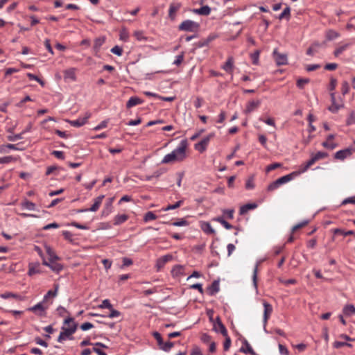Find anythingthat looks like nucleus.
I'll return each mask as SVG.
<instances>
[{
    "label": "nucleus",
    "mask_w": 355,
    "mask_h": 355,
    "mask_svg": "<svg viewBox=\"0 0 355 355\" xmlns=\"http://www.w3.org/2000/svg\"><path fill=\"white\" fill-rule=\"evenodd\" d=\"M188 142L187 140H182L171 153L166 155L162 160V164H173L175 162H181L187 157V149Z\"/></svg>",
    "instance_id": "nucleus-1"
},
{
    "label": "nucleus",
    "mask_w": 355,
    "mask_h": 355,
    "mask_svg": "<svg viewBox=\"0 0 355 355\" xmlns=\"http://www.w3.org/2000/svg\"><path fill=\"white\" fill-rule=\"evenodd\" d=\"M349 91V85L347 81L342 83L341 92L343 95L347 94Z\"/></svg>",
    "instance_id": "nucleus-55"
},
{
    "label": "nucleus",
    "mask_w": 355,
    "mask_h": 355,
    "mask_svg": "<svg viewBox=\"0 0 355 355\" xmlns=\"http://www.w3.org/2000/svg\"><path fill=\"white\" fill-rule=\"evenodd\" d=\"M254 178L253 177H250L246 181L245 188L247 189H254Z\"/></svg>",
    "instance_id": "nucleus-54"
},
{
    "label": "nucleus",
    "mask_w": 355,
    "mask_h": 355,
    "mask_svg": "<svg viewBox=\"0 0 355 355\" xmlns=\"http://www.w3.org/2000/svg\"><path fill=\"white\" fill-rule=\"evenodd\" d=\"M213 329L217 333H226V329L220 320L214 322Z\"/></svg>",
    "instance_id": "nucleus-30"
},
{
    "label": "nucleus",
    "mask_w": 355,
    "mask_h": 355,
    "mask_svg": "<svg viewBox=\"0 0 355 355\" xmlns=\"http://www.w3.org/2000/svg\"><path fill=\"white\" fill-rule=\"evenodd\" d=\"M199 28V24L192 20H185L179 25V30L183 31L196 32Z\"/></svg>",
    "instance_id": "nucleus-4"
},
{
    "label": "nucleus",
    "mask_w": 355,
    "mask_h": 355,
    "mask_svg": "<svg viewBox=\"0 0 355 355\" xmlns=\"http://www.w3.org/2000/svg\"><path fill=\"white\" fill-rule=\"evenodd\" d=\"M182 203H183L182 200H179L176 203H175L174 205H168L166 207L164 208L163 210L164 211H168V210H172V209H177V208L180 207L182 205Z\"/></svg>",
    "instance_id": "nucleus-41"
},
{
    "label": "nucleus",
    "mask_w": 355,
    "mask_h": 355,
    "mask_svg": "<svg viewBox=\"0 0 355 355\" xmlns=\"http://www.w3.org/2000/svg\"><path fill=\"white\" fill-rule=\"evenodd\" d=\"M342 107H343V104H338L336 102H333L329 107V110L333 113H336Z\"/></svg>",
    "instance_id": "nucleus-40"
},
{
    "label": "nucleus",
    "mask_w": 355,
    "mask_h": 355,
    "mask_svg": "<svg viewBox=\"0 0 355 355\" xmlns=\"http://www.w3.org/2000/svg\"><path fill=\"white\" fill-rule=\"evenodd\" d=\"M78 326V323L73 318H68L64 320L62 333H74L77 330Z\"/></svg>",
    "instance_id": "nucleus-3"
},
{
    "label": "nucleus",
    "mask_w": 355,
    "mask_h": 355,
    "mask_svg": "<svg viewBox=\"0 0 355 355\" xmlns=\"http://www.w3.org/2000/svg\"><path fill=\"white\" fill-rule=\"evenodd\" d=\"M352 153V148H345L341 150H339L336 153L335 158L340 160H343L345 158L350 156Z\"/></svg>",
    "instance_id": "nucleus-14"
},
{
    "label": "nucleus",
    "mask_w": 355,
    "mask_h": 355,
    "mask_svg": "<svg viewBox=\"0 0 355 355\" xmlns=\"http://www.w3.org/2000/svg\"><path fill=\"white\" fill-rule=\"evenodd\" d=\"M157 218V216L152 211H148L144 216V221L148 222Z\"/></svg>",
    "instance_id": "nucleus-44"
},
{
    "label": "nucleus",
    "mask_w": 355,
    "mask_h": 355,
    "mask_svg": "<svg viewBox=\"0 0 355 355\" xmlns=\"http://www.w3.org/2000/svg\"><path fill=\"white\" fill-rule=\"evenodd\" d=\"M201 228L203 230V232L207 234H215V230L212 228L211 225L207 222H204L201 225Z\"/></svg>",
    "instance_id": "nucleus-31"
},
{
    "label": "nucleus",
    "mask_w": 355,
    "mask_h": 355,
    "mask_svg": "<svg viewBox=\"0 0 355 355\" xmlns=\"http://www.w3.org/2000/svg\"><path fill=\"white\" fill-rule=\"evenodd\" d=\"M27 76L28 77V78L31 80H36L37 82H38L41 85H44V82L40 79L37 76L33 74V73H27Z\"/></svg>",
    "instance_id": "nucleus-57"
},
{
    "label": "nucleus",
    "mask_w": 355,
    "mask_h": 355,
    "mask_svg": "<svg viewBox=\"0 0 355 355\" xmlns=\"http://www.w3.org/2000/svg\"><path fill=\"white\" fill-rule=\"evenodd\" d=\"M54 291H49L47 293L44 295L43 298V301L46 302L48 301V299L50 297H54L57 295V292L59 288V285L58 284H54Z\"/></svg>",
    "instance_id": "nucleus-29"
},
{
    "label": "nucleus",
    "mask_w": 355,
    "mask_h": 355,
    "mask_svg": "<svg viewBox=\"0 0 355 355\" xmlns=\"http://www.w3.org/2000/svg\"><path fill=\"white\" fill-rule=\"evenodd\" d=\"M343 313L345 316H352L355 315V306L352 304H347L343 309Z\"/></svg>",
    "instance_id": "nucleus-21"
},
{
    "label": "nucleus",
    "mask_w": 355,
    "mask_h": 355,
    "mask_svg": "<svg viewBox=\"0 0 355 355\" xmlns=\"http://www.w3.org/2000/svg\"><path fill=\"white\" fill-rule=\"evenodd\" d=\"M261 104L260 100H256V101H251L248 102V103L246 105V108L245 110V112L246 114H249L255 110H257Z\"/></svg>",
    "instance_id": "nucleus-13"
},
{
    "label": "nucleus",
    "mask_w": 355,
    "mask_h": 355,
    "mask_svg": "<svg viewBox=\"0 0 355 355\" xmlns=\"http://www.w3.org/2000/svg\"><path fill=\"white\" fill-rule=\"evenodd\" d=\"M278 347L280 354L289 355L288 349L284 345L279 343Z\"/></svg>",
    "instance_id": "nucleus-53"
},
{
    "label": "nucleus",
    "mask_w": 355,
    "mask_h": 355,
    "mask_svg": "<svg viewBox=\"0 0 355 355\" xmlns=\"http://www.w3.org/2000/svg\"><path fill=\"white\" fill-rule=\"evenodd\" d=\"M99 308L111 309L112 308V305L110 302L109 300H104L102 302V304L99 305Z\"/></svg>",
    "instance_id": "nucleus-56"
},
{
    "label": "nucleus",
    "mask_w": 355,
    "mask_h": 355,
    "mask_svg": "<svg viewBox=\"0 0 355 355\" xmlns=\"http://www.w3.org/2000/svg\"><path fill=\"white\" fill-rule=\"evenodd\" d=\"M325 36L327 40L331 41L340 37V33L337 31L329 29L326 31Z\"/></svg>",
    "instance_id": "nucleus-27"
},
{
    "label": "nucleus",
    "mask_w": 355,
    "mask_h": 355,
    "mask_svg": "<svg viewBox=\"0 0 355 355\" xmlns=\"http://www.w3.org/2000/svg\"><path fill=\"white\" fill-rule=\"evenodd\" d=\"M243 345L241 347L240 351L243 353H249L251 354H254V352L250 345L248 343L246 339H243Z\"/></svg>",
    "instance_id": "nucleus-24"
},
{
    "label": "nucleus",
    "mask_w": 355,
    "mask_h": 355,
    "mask_svg": "<svg viewBox=\"0 0 355 355\" xmlns=\"http://www.w3.org/2000/svg\"><path fill=\"white\" fill-rule=\"evenodd\" d=\"M40 272L39 263H30L28 266V275L32 276Z\"/></svg>",
    "instance_id": "nucleus-26"
},
{
    "label": "nucleus",
    "mask_w": 355,
    "mask_h": 355,
    "mask_svg": "<svg viewBox=\"0 0 355 355\" xmlns=\"http://www.w3.org/2000/svg\"><path fill=\"white\" fill-rule=\"evenodd\" d=\"M128 216L126 214H118L114 216L113 220V224L114 225H119L125 223L128 219Z\"/></svg>",
    "instance_id": "nucleus-18"
},
{
    "label": "nucleus",
    "mask_w": 355,
    "mask_h": 355,
    "mask_svg": "<svg viewBox=\"0 0 355 355\" xmlns=\"http://www.w3.org/2000/svg\"><path fill=\"white\" fill-rule=\"evenodd\" d=\"M76 68H69L64 71V79L65 80L75 81L76 80Z\"/></svg>",
    "instance_id": "nucleus-11"
},
{
    "label": "nucleus",
    "mask_w": 355,
    "mask_h": 355,
    "mask_svg": "<svg viewBox=\"0 0 355 355\" xmlns=\"http://www.w3.org/2000/svg\"><path fill=\"white\" fill-rule=\"evenodd\" d=\"M21 206L23 209H26L28 210H35L36 205L35 203L28 200H24L23 202H21Z\"/></svg>",
    "instance_id": "nucleus-32"
},
{
    "label": "nucleus",
    "mask_w": 355,
    "mask_h": 355,
    "mask_svg": "<svg viewBox=\"0 0 355 355\" xmlns=\"http://www.w3.org/2000/svg\"><path fill=\"white\" fill-rule=\"evenodd\" d=\"M226 336L225 340L223 343V349L225 351L229 350L230 346H231V339L230 337L227 336V334H224Z\"/></svg>",
    "instance_id": "nucleus-58"
},
{
    "label": "nucleus",
    "mask_w": 355,
    "mask_h": 355,
    "mask_svg": "<svg viewBox=\"0 0 355 355\" xmlns=\"http://www.w3.org/2000/svg\"><path fill=\"white\" fill-rule=\"evenodd\" d=\"M153 336L160 349L164 352H169L173 347L174 343L169 340L164 342L162 338V334H153Z\"/></svg>",
    "instance_id": "nucleus-5"
},
{
    "label": "nucleus",
    "mask_w": 355,
    "mask_h": 355,
    "mask_svg": "<svg viewBox=\"0 0 355 355\" xmlns=\"http://www.w3.org/2000/svg\"><path fill=\"white\" fill-rule=\"evenodd\" d=\"M134 36L138 41L146 40V37L144 35V32L142 31H136L134 33Z\"/></svg>",
    "instance_id": "nucleus-46"
},
{
    "label": "nucleus",
    "mask_w": 355,
    "mask_h": 355,
    "mask_svg": "<svg viewBox=\"0 0 355 355\" xmlns=\"http://www.w3.org/2000/svg\"><path fill=\"white\" fill-rule=\"evenodd\" d=\"M259 263H257L253 270L252 282L253 285L256 290H257V273H258Z\"/></svg>",
    "instance_id": "nucleus-37"
},
{
    "label": "nucleus",
    "mask_w": 355,
    "mask_h": 355,
    "mask_svg": "<svg viewBox=\"0 0 355 355\" xmlns=\"http://www.w3.org/2000/svg\"><path fill=\"white\" fill-rule=\"evenodd\" d=\"M90 114H88L87 116L84 118H79L76 120L69 121V123L73 127H80L83 125H85L87 123V119L89 118Z\"/></svg>",
    "instance_id": "nucleus-17"
},
{
    "label": "nucleus",
    "mask_w": 355,
    "mask_h": 355,
    "mask_svg": "<svg viewBox=\"0 0 355 355\" xmlns=\"http://www.w3.org/2000/svg\"><path fill=\"white\" fill-rule=\"evenodd\" d=\"M143 103V100L141 98L137 97V96H132L130 98L128 101L126 103V107L128 108L136 106L137 105H140Z\"/></svg>",
    "instance_id": "nucleus-19"
},
{
    "label": "nucleus",
    "mask_w": 355,
    "mask_h": 355,
    "mask_svg": "<svg viewBox=\"0 0 355 355\" xmlns=\"http://www.w3.org/2000/svg\"><path fill=\"white\" fill-rule=\"evenodd\" d=\"M72 339H73L72 334H59V336L58 338V341L59 343H63L65 340H72Z\"/></svg>",
    "instance_id": "nucleus-43"
},
{
    "label": "nucleus",
    "mask_w": 355,
    "mask_h": 355,
    "mask_svg": "<svg viewBox=\"0 0 355 355\" xmlns=\"http://www.w3.org/2000/svg\"><path fill=\"white\" fill-rule=\"evenodd\" d=\"M214 136V134H209V135L203 138L200 142L195 144V149L200 153L204 152L206 150L211 139Z\"/></svg>",
    "instance_id": "nucleus-7"
},
{
    "label": "nucleus",
    "mask_w": 355,
    "mask_h": 355,
    "mask_svg": "<svg viewBox=\"0 0 355 355\" xmlns=\"http://www.w3.org/2000/svg\"><path fill=\"white\" fill-rule=\"evenodd\" d=\"M172 259V256L170 255V254H167V255H165V256H163L159 260H158V264H165L166 263H167L168 261H170L171 259Z\"/></svg>",
    "instance_id": "nucleus-52"
},
{
    "label": "nucleus",
    "mask_w": 355,
    "mask_h": 355,
    "mask_svg": "<svg viewBox=\"0 0 355 355\" xmlns=\"http://www.w3.org/2000/svg\"><path fill=\"white\" fill-rule=\"evenodd\" d=\"M100 346V347H105V346L100 343H96L94 344V347H93V351L94 352H96V354H98V355H107V354L105 352H104L103 350H101L100 348H98V347Z\"/></svg>",
    "instance_id": "nucleus-38"
},
{
    "label": "nucleus",
    "mask_w": 355,
    "mask_h": 355,
    "mask_svg": "<svg viewBox=\"0 0 355 355\" xmlns=\"http://www.w3.org/2000/svg\"><path fill=\"white\" fill-rule=\"evenodd\" d=\"M291 18V8L289 6H287L284 8L283 12L279 15L278 19L279 20H282L284 19L286 20H289Z\"/></svg>",
    "instance_id": "nucleus-33"
},
{
    "label": "nucleus",
    "mask_w": 355,
    "mask_h": 355,
    "mask_svg": "<svg viewBox=\"0 0 355 355\" xmlns=\"http://www.w3.org/2000/svg\"><path fill=\"white\" fill-rule=\"evenodd\" d=\"M263 305L264 308L263 320L264 321H267L272 313V306L266 301L263 302Z\"/></svg>",
    "instance_id": "nucleus-15"
},
{
    "label": "nucleus",
    "mask_w": 355,
    "mask_h": 355,
    "mask_svg": "<svg viewBox=\"0 0 355 355\" xmlns=\"http://www.w3.org/2000/svg\"><path fill=\"white\" fill-rule=\"evenodd\" d=\"M46 302H42L37 303L35 306L27 309V311L34 313L39 316H43L46 314V310L48 309V306L45 305Z\"/></svg>",
    "instance_id": "nucleus-6"
},
{
    "label": "nucleus",
    "mask_w": 355,
    "mask_h": 355,
    "mask_svg": "<svg viewBox=\"0 0 355 355\" xmlns=\"http://www.w3.org/2000/svg\"><path fill=\"white\" fill-rule=\"evenodd\" d=\"M216 38L215 35H210L208 37L200 40L196 45L198 48L207 46L209 44Z\"/></svg>",
    "instance_id": "nucleus-16"
},
{
    "label": "nucleus",
    "mask_w": 355,
    "mask_h": 355,
    "mask_svg": "<svg viewBox=\"0 0 355 355\" xmlns=\"http://www.w3.org/2000/svg\"><path fill=\"white\" fill-rule=\"evenodd\" d=\"M184 52H182L180 55H177L175 57V59L173 62V64L179 66L184 60Z\"/></svg>",
    "instance_id": "nucleus-49"
},
{
    "label": "nucleus",
    "mask_w": 355,
    "mask_h": 355,
    "mask_svg": "<svg viewBox=\"0 0 355 355\" xmlns=\"http://www.w3.org/2000/svg\"><path fill=\"white\" fill-rule=\"evenodd\" d=\"M279 187H280V185L278 184L277 182L275 180L268 185V190L272 191L279 188Z\"/></svg>",
    "instance_id": "nucleus-63"
},
{
    "label": "nucleus",
    "mask_w": 355,
    "mask_h": 355,
    "mask_svg": "<svg viewBox=\"0 0 355 355\" xmlns=\"http://www.w3.org/2000/svg\"><path fill=\"white\" fill-rule=\"evenodd\" d=\"M308 223L309 222L307 220H304L300 223L295 225V226H293V227L292 229L293 232L298 230L300 228L305 227L308 224Z\"/></svg>",
    "instance_id": "nucleus-60"
},
{
    "label": "nucleus",
    "mask_w": 355,
    "mask_h": 355,
    "mask_svg": "<svg viewBox=\"0 0 355 355\" xmlns=\"http://www.w3.org/2000/svg\"><path fill=\"white\" fill-rule=\"evenodd\" d=\"M17 159V157L11 155L0 157V164H7L11 162H15Z\"/></svg>",
    "instance_id": "nucleus-34"
},
{
    "label": "nucleus",
    "mask_w": 355,
    "mask_h": 355,
    "mask_svg": "<svg viewBox=\"0 0 355 355\" xmlns=\"http://www.w3.org/2000/svg\"><path fill=\"white\" fill-rule=\"evenodd\" d=\"M46 252H47L48 255L49 256V261L50 262L56 261L58 259L57 255L55 254V252L51 248H49V247L46 248Z\"/></svg>",
    "instance_id": "nucleus-39"
},
{
    "label": "nucleus",
    "mask_w": 355,
    "mask_h": 355,
    "mask_svg": "<svg viewBox=\"0 0 355 355\" xmlns=\"http://www.w3.org/2000/svg\"><path fill=\"white\" fill-rule=\"evenodd\" d=\"M327 156V153L324 152H318L316 154L312 156V157L306 163L302 164L301 168V172H306L312 165H313L317 161L322 159Z\"/></svg>",
    "instance_id": "nucleus-2"
},
{
    "label": "nucleus",
    "mask_w": 355,
    "mask_h": 355,
    "mask_svg": "<svg viewBox=\"0 0 355 355\" xmlns=\"http://www.w3.org/2000/svg\"><path fill=\"white\" fill-rule=\"evenodd\" d=\"M309 81L310 80L309 78H299L297 80L296 85L300 89H303L304 85L309 83Z\"/></svg>",
    "instance_id": "nucleus-42"
},
{
    "label": "nucleus",
    "mask_w": 355,
    "mask_h": 355,
    "mask_svg": "<svg viewBox=\"0 0 355 355\" xmlns=\"http://www.w3.org/2000/svg\"><path fill=\"white\" fill-rule=\"evenodd\" d=\"M257 205L255 203H249L246 204L242 207H241L239 210V214L241 215H244L248 213V211L254 209L257 207Z\"/></svg>",
    "instance_id": "nucleus-23"
},
{
    "label": "nucleus",
    "mask_w": 355,
    "mask_h": 355,
    "mask_svg": "<svg viewBox=\"0 0 355 355\" xmlns=\"http://www.w3.org/2000/svg\"><path fill=\"white\" fill-rule=\"evenodd\" d=\"M111 52L115 55L121 56L123 53V49L119 46H114L113 48H112Z\"/></svg>",
    "instance_id": "nucleus-59"
},
{
    "label": "nucleus",
    "mask_w": 355,
    "mask_h": 355,
    "mask_svg": "<svg viewBox=\"0 0 355 355\" xmlns=\"http://www.w3.org/2000/svg\"><path fill=\"white\" fill-rule=\"evenodd\" d=\"M303 173L304 172H301V168H300L299 171H294L290 174L282 176V177L278 178L277 180H276V181L277 182L278 184H279L281 186L284 184H286V183L290 182L294 178L297 177V175H299Z\"/></svg>",
    "instance_id": "nucleus-8"
},
{
    "label": "nucleus",
    "mask_w": 355,
    "mask_h": 355,
    "mask_svg": "<svg viewBox=\"0 0 355 355\" xmlns=\"http://www.w3.org/2000/svg\"><path fill=\"white\" fill-rule=\"evenodd\" d=\"M190 355H202L199 347L194 346L191 351Z\"/></svg>",
    "instance_id": "nucleus-64"
},
{
    "label": "nucleus",
    "mask_w": 355,
    "mask_h": 355,
    "mask_svg": "<svg viewBox=\"0 0 355 355\" xmlns=\"http://www.w3.org/2000/svg\"><path fill=\"white\" fill-rule=\"evenodd\" d=\"M345 345H347V346H349L351 347L352 345L346 342H343V341H335L334 343V347L335 348H340L343 346H345Z\"/></svg>",
    "instance_id": "nucleus-62"
},
{
    "label": "nucleus",
    "mask_w": 355,
    "mask_h": 355,
    "mask_svg": "<svg viewBox=\"0 0 355 355\" xmlns=\"http://www.w3.org/2000/svg\"><path fill=\"white\" fill-rule=\"evenodd\" d=\"M104 42V38L99 37L95 40L94 43V49L96 51V53H97L99 51L100 48L103 44Z\"/></svg>",
    "instance_id": "nucleus-36"
},
{
    "label": "nucleus",
    "mask_w": 355,
    "mask_h": 355,
    "mask_svg": "<svg viewBox=\"0 0 355 355\" xmlns=\"http://www.w3.org/2000/svg\"><path fill=\"white\" fill-rule=\"evenodd\" d=\"M50 268L56 272H59L62 269V266L60 264L55 262V261H53V262H50Z\"/></svg>",
    "instance_id": "nucleus-48"
},
{
    "label": "nucleus",
    "mask_w": 355,
    "mask_h": 355,
    "mask_svg": "<svg viewBox=\"0 0 355 355\" xmlns=\"http://www.w3.org/2000/svg\"><path fill=\"white\" fill-rule=\"evenodd\" d=\"M0 297L3 299H8L10 297L15 298L17 300H23L24 298L18 295L14 294L12 293H5L0 295Z\"/></svg>",
    "instance_id": "nucleus-35"
},
{
    "label": "nucleus",
    "mask_w": 355,
    "mask_h": 355,
    "mask_svg": "<svg viewBox=\"0 0 355 355\" xmlns=\"http://www.w3.org/2000/svg\"><path fill=\"white\" fill-rule=\"evenodd\" d=\"M259 51H256L254 53L251 55V58L252 60V63L254 64H258L259 57Z\"/></svg>",
    "instance_id": "nucleus-61"
},
{
    "label": "nucleus",
    "mask_w": 355,
    "mask_h": 355,
    "mask_svg": "<svg viewBox=\"0 0 355 355\" xmlns=\"http://www.w3.org/2000/svg\"><path fill=\"white\" fill-rule=\"evenodd\" d=\"M223 214L225 216V217L228 219H232L234 218V209H224L223 211Z\"/></svg>",
    "instance_id": "nucleus-51"
},
{
    "label": "nucleus",
    "mask_w": 355,
    "mask_h": 355,
    "mask_svg": "<svg viewBox=\"0 0 355 355\" xmlns=\"http://www.w3.org/2000/svg\"><path fill=\"white\" fill-rule=\"evenodd\" d=\"M233 64H234V60L232 57L228 58L226 62L224 64V65L222 67V68L227 73H232L233 69Z\"/></svg>",
    "instance_id": "nucleus-25"
},
{
    "label": "nucleus",
    "mask_w": 355,
    "mask_h": 355,
    "mask_svg": "<svg viewBox=\"0 0 355 355\" xmlns=\"http://www.w3.org/2000/svg\"><path fill=\"white\" fill-rule=\"evenodd\" d=\"M331 232L334 234V236L332 237V241L335 240L336 235H343L344 236H351V235L355 236V232L353 230L345 231L343 229L335 228V229L331 230Z\"/></svg>",
    "instance_id": "nucleus-12"
},
{
    "label": "nucleus",
    "mask_w": 355,
    "mask_h": 355,
    "mask_svg": "<svg viewBox=\"0 0 355 355\" xmlns=\"http://www.w3.org/2000/svg\"><path fill=\"white\" fill-rule=\"evenodd\" d=\"M180 6L178 3H171L169 6L168 15L172 19L175 18V13L179 10Z\"/></svg>",
    "instance_id": "nucleus-28"
},
{
    "label": "nucleus",
    "mask_w": 355,
    "mask_h": 355,
    "mask_svg": "<svg viewBox=\"0 0 355 355\" xmlns=\"http://www.w3.org/2000/svg\"><path fill=\"white\" fill-rule=\"evenodd\" d=\"M273 56L276 64L278 66L287 64L288 58L286 54L279 53L277 52V49H275L273 51Z\"/></svg>",
    "instance_id": "nucleus-9"
},
{
    "label": "nucleus",
    "mask_w": 355,
    "mask_h": 355,
    "mask_svg": "<svg viewBox=\"0 0 355 355\" xmlns=\"http://www.w3.org/2000/svg\"><path fill=\"white\" fill-rule=\"evenodd\" d=\"M350 44L346 43V44H340L337 48L335 49L334 52V55L336 57L339 56L340 54H342L347 49L349 46Z\"/></svg>",
    "instance_id": "nucleus-22"
},
{
    "label": "nucleus",
    "mask_w": 355,
    "mask_h": 355,
    "mask_svg": "<svg viewBox=\"0 0 355 355\" xmlns=\"http://www.w3.org/2000/svg\"><path fill=\"white\" fill-rule=\"evenodd\" d=\"M193 12L200 15L207 16L211 12V8L208 6H204L200 8L194 9Z\"/></svg>",
    "instance_id": "nucleus-20"
},
{
    "label": "nucleus",
    "mask_w": 355,
    "mask_h": 355,
    "mask_svg": "<svg viewBox=\"0 0 355 355\" xmlns=\"http://www.w3.org/2000/svg\"><path fill=\"white\" fill-rule=\"evenodd\" d=\"M346 123L347 125H351L355 123V112H351L349 116L347 117Z\"/></svg>",
    "instance_id": "nucleus-45"
},
{
    "label": "nucleus",
    "mask_w": 355,
    "mask_h": 355,
    "mask_svg": "<svg viewBox=\"0 0 355 355\" xmlns=\"http://www.w3.org/2000/svg\"><path fill=\"white\" fill-rule=\"evenodd\" d=\"M322 146L324 148H329V149L332 150V149H334L337 146V144L332 142L331 141L327 140L322 143Z\"/></svg>",
    "instance_id": "nucleus-50"
},
{
    "label": "nucleus",
    "mask_w": 355,
    "mask_h": 355,
    "mask_svg": "<svg viewBox=\"0 0 355 355\" xmlns=\"http://www.w3.org/2000/svg\"><path fill=\"white\" fill-rule=\"evenodd\" d=\"M105 198V196L104 195H101V196H99L98 197L96 198L94 200V204L92 205V206L89 208V209H85V210H81L80 211H96L101 203H102V201L103 200V198Z\"/></svg>",
    "instance_id": "nucleus-10"
},
{
    "label": "nucleus",
    "mask_w": 355,
    "mask_h": 355,
    "mask_svg": "<svg viewBox=\"0 0 355 355\" xmlns=\"http://www.w3.org/2000/svg\"><path fill=\"white\" fill-rule=\"evenodd\" d=\"M172 225L173 226L181 227L188 225L189 223L184 218H181L177 221L172 223Z\"/></svg>",
    "instance_id": "nucleus-47"
}]
</instances>
